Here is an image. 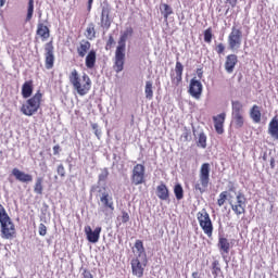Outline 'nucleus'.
Wrapping results in <instances>:
<instances>
[{
    "label": "nucleus",
    "mask_w": 278,
    "mask_h": 278,
    "mask_svg": "<svg viewBox=\"0 0 278 278\" xmlns=\"http://www.w3.org/2000/svg\"><path fill=\"white\" fill-rule=\"evenodd\" d=\"M160 11L165 21H168V17L170 16V14H173V8H170V5H168L167 3L161 4Z\"/></svg>",
    "instance_id": "obj_30"
},
{
    "label": "nucleus",
    "mask_w": 278,
    "mask_h": 278,
    "mask_svg": "<svg viewBox=\"0 0 278 278\" xmlns=\"http://www.w3.org/2000/svg\"><path fill=\"white\" fill-rule=\"evenodd\" d=\"M83 277H84V278H94V277H92V274H91L90 270H88V269H85V270H84Z\"/></svg>",
    "instance_id": "obj_47"
},
{
    "label": "nucleus",
    "mask_w": 278,
    "mask_h": 278,
    "mask_svg": "<svg viewBox=\"0 0 278 278\" xmlns=\"http://www.w3.org/2000/svg\"><path fill=\"white\" fill-rule=\"evenodd\" d=\"M101 227H96L94 230H92V227L86 226L85 227V233L87 236L88 242H91L92 244H97L99 242V239L101 238Z\"/></svg>",
    "instance_id": "obj_16"
},
{
    "label": "nucleus",
    "mask_w": 278,
    "mask_h": 278,
    "mask_svg": "<svg viewBox=\"0 0 278 278\" xmlns=\"http://www.w3.org/2000/svg\"><path fill=\"white\" fill-rule=\"evenodd\" d=\"M34 94V80H27L22 86V97L29 99Z\"/></svg>",
    "instance_id": "obj_26"
},
{
    "label": "nucleus",
    "mask_w": 278,
    "mask_h": 278,
    "mask_svg": "<svg viewBox=\"0 0 278 278\" xmlns=\"http://www.w3.org/2000/svg\"><path fill=\"white\" fill-rule=\"evenodd\" d=\"M45 51L46 68L51 71L55 64V54H53V41H49L45 45Z\"/></svg>",
    "instance_id": "obj_12"
},
{
    "label": "nucleus",
    "mask_w": 278,
    "mask_h": 278,
    "mask_svg": "<svg viewBox=\"0 0 278 278\" xmlns=\"http://www.w3.org/2000/svg\"><path fill=\"white\" fill-rule=\"evenodd\" d=\"M174 194H175L177 201H181V199H184V187H181L180 184L175 185Z\"/></svg>",
    "instance_id": "obj_36"
},
{
    "label": "nucleus",
    "mask_w": 278,
    "mask_h": 278,
    "mask_svg": "<svg viewBox=\"0 0 278 278\" xmlns=\"http://www.w3.org/2000/svg\"><path fill=\"white\" fill-rule=\"evenodd\" d=\"M36 35L41 38L42 42H46V40L51 38V29H49V26L45 25V23L39 22L37 24Z\"/></svg>",
    "instance_id": "obj_20"
},
{
    "label": "nucleus",
    "mask_w": 278,
    "mask_h": 278,
    "mask_svg": "<svg viewBox=\"0 0 278 278\" xmlns=\"http://www.w3.org/2000/svg\"><path fill=\"white\" fill-rule=\"evenodd\" d=\"M213 34H212V27H208L204 30V42H207V45H210V42H212V38H213Z\"/></svg>",
    "instance_id": "obj_40"
},
{
    "label": "nucleus",
    "mask_w": 278,
    "mask_h": 278,
    "mask_svg": "<svg viewBox=\"0 0 278 278\" xmlns=\"http://www.w3.org/2000/svg\"><path fill=\"white\" fill-rule=\"evenodd\" d=\"M268 134L271 136V138H275V140H278V118L275 116L271 118L268 125Z\"/></svg>",
    "instance_id": "obj_28"
},
{
    "label": "nucleus",
    "mask_w": 278,
    "mask_h": 278,
    "mask_svg": "<svg viewBox=\"0 0 278 278\" xmlns=\"http://www.w3.org/2000/svg\"><path fill=\"white\" fill-rule=\"evenodd\" d=\"M210 187V163H203L200 167L199 181L193 186L195 192L203 194Z\"/></svg>",
    "instance_id": "obj_4"
},
{
    "label": "nucleus",
    "mask_w": 278,
    "mask_h": 278,
    "mask_svg": "<svg viewBox=\"0 0 278 278\" xmlns=\"http://www.w3.org/2000/svg\"><path fill=\"white\" fill-rule=\"evenodd\" d=\"M197 75H198L199 79H203V68H198Z\"/></svg>",
    "instance_id": "obj_49"
},
{
    "label": "nucleus",
    "mask_w": 278,
    "mask_h": 278,
    "mask_svg": "<svg viewBox=\"0 0 278 278\" xmlns=\"http://www.w3.org/2000/svg\"><path fill=\"white\" fill-rule=\"evenodd\" d=\"M146 173H147V169L143 164H140V163L136 164L132 168L131 176H130L132 186H140L142 184H146L147 182Z\"/></svg>",
    "instance_id": "obj_9"
},
{
    "label": "nucleus",
    "mask_w": 278,
    "mask_h": 278,
    "mask_svg": "<svg viewBox=\"0 0 278 278\" xmlns=\"http://www.w3.org/2000/svg\"><path fill=\"white\" fill-rule=\"evenodd\" d=\"M115 73H121L125 68V49L116 48L115 50V62L113 65Z\"/></svg>",
    "instance_id": "obj_13"
},
{
    "label": "nucleus",
    "mask_w": 278,
    "mask_h": 278,
    "mask_svg": "<svg viewBox=\"0 0 278 278\" xmlns=\"http://www.w3.org/2000/svg\"><path fill=\"white\" fill-rule=\"evenodd\" d=\"M270 168H275V159L274 157L270 159Z\"/></svg>",
    "instance_id": "obj_54"
},
{
    "label": "nucleus",
    "mask_w": 278,
    "mask_h": 278,
    "mask_svg": "<svg viewBox=\"0 0 278 278\" xmlns=\"http://www.w3.org/2000/svg\"><path fill=\"white\" fill-rule=\"evenodd\" d=\"M56 173L60 177H66V169L63 164H60L56 168Z\"/></svg>",
    "instance_id": "obj_42"
},
{
    "label": "nucleus",
    "mask_w": 278,
    "mask_h": 278,
    "mask_svg": "<svg viewBox=\"0 0 278 278\" xmlns=\"http://www.w3.org/2000/svg\"><path fill=\"white\" fill-rule=\"evenodd\" d=\"M170 81L174 88H179L184 81V64L176 61L175 68L170 72Z\"/></svg>",
    "instance_id": "obj_10"
},
{
    "label": "nucleus",
    "mask_w": 278,
    "mask_h": 278,
    "mask_svg": "<svg viewBox=\"0 0 278 278\" xmlns=\"http://www.w3.org/2000/svg\"><path fill=\"white\" fill-rule=\"evenodd\" d=\"M0 225L2 238H4V240H12V238L16 236V227L2 204H0Z\"/></svg>",
    "instance_id": "obj_2"
},
{
    "label": "nucleus",
    "mask_w": 278,
    "mask_h": 278,
    "mask_svg": "<svg viewBox=\"0 0 278 278\" xmlns=\"http://www.w3.org/2000/svg\"><path fill=\"white\" fill-rule=\"evenodd\" d=\"M110 175V172H108V168H104L102 173L99 175V181H105Z\"/></svg>",
    "instance_id": "obj_44"
},
{
    "label": "nucleus",
    "mask_w": 278,
    "mask_h": 278,
    "mask_svg": "<svg viewBox=\"0 0 278 278\" xmlns=\"http://www.w3.org/2000/svg\"><path fill=\"white\" fill-rule=\"evenodd\" d=\"M229 197L228 191H223L219 193V198L217 199V205L218 207H223L225 203H227V198Z\"/></svg>",
    "instance_id": "obj_37"
},
{
    "label": "nucleus",
    "mask_w": 278,
    "mask_h": 278,
    "mask_svg": "<svg viewBox=\"0 0 278 278\" xmlns=\"http://www.w3.org/2000/svg\"><path fill=\"white\" fill-rule=\"evenodd\" d=\"M114 45V37L112 35L109 36V39L106 41V47L105 49H112V46Z\"/></svg>",
    "instance_id": "obj_46"
},
{
    "label": "nucleus",
    "mask_w": 278,
    "mask_h": 278,
    "mask_svg": "<svg viewBox=\"0 0 278 278\" xmlns=\"http://www.w3.org/2000/svg\"><path fill=\"white\" fill-rule=\"evenodd\" d=\"M156 197L160 199V201H168V199H170V192L164 182L156 187Z\"/></svg>",
    "instance_id": "obj_23"
},
{
    "label": "nucleus",
    "mask_w": 278,
    "mask_h": 278,
    "mask_svg": "<svg viewBox=\"0 0 278 278\" xmlns=\"http://www.w3.org/2000/svg\"><path fill=\"white\" fill-rule=\"evenodd\" d=\"M94 135L97 136V138H99L101 136V131L98 130H94Z\"/></svg>",
    "instance_id": "obj_57"
},
{
    "label": "nucleus",
    "mask_w": 278,
    "mask_h": 278,
    "mask_svg": "<svg viewBox=\"0 0 278 278\" xmlns=\"http://www.w3.org/2000/svg\"><path fill=\"white\" fill-rule=\"evenodd\" d=\"M42 184H45V178L38 177L34 186L35 194H42V190H45V187L42 186Z\"/></svg>",
    "instance_id": "obj_33"
},
{
    "label": "nucleus",
    "mask_w": 278,
    "mask_h": 278,
    "mask_svg": "<svg viewBox=\"0 0 278 278\" xmlns=\"http://www.w3.org/2000/svg\"><path fill=\"white\" fill-rule=\"evenodd\" d=\"M217 248L219 249L223 260H227V255H229V251H231V243L229 242V239L224 236H219Z\"/></svg>",
    "instance_id": "obj_15"
},
{
    "label": "nucleus",
    "mask_w": 278,
    "mask_h": 278,
    "mask_svg": "<svg viewBox=\"0 0 278 278\" xmlns=\"http://www.w3.org/2000/svg\"><path fill=\"white\" fill-rule=\"evenodd\" d=\"M131 36H134V28H132V27H127V28L125 29V31H124V33L121 35V37H119L117 48H119V49H126V47H127V45H126L127 39H128L129 37H131Z\"/></svg>",
    "instance_id": "obj_24"
},
{
    "label": "nucleus",
    "mask_w": 278,
    "mask_h": 278,
    "mask_svg": "<svg viewBox=\"0 0 278 278\" xmlns=\"http://www.w3.org/2000/svg\"><path fill=\"white\" fill-rule=\"evenodd\" d=\"M242 38H243L242 29L236 26H232L227 38L228 49L230 51H238L240 47H242Z\"/></svg>",
    "instance_id": "obj_7"
},
{
    "label": "nucleus",
    "mask_w": 278,
    "mask_h": 278,
    "mask_svg": "<svg viewBox=\"0 0 278 278\" xmlns=\"http://www.w3.org/2000/svg\"><path fill=\"white\" fill-rule=\"evenodd\" d=\"M198 147H201L202 149L207 147V136H205L203 132L199 135Z\"/></svg>",
    "instance_id": "obj_39"
},
{
    "label": "nucleus",
    "mask_w": 278,
    "mask_h": 278,
    "mask_svg": "<svg viewBox=\"0 0 278 278\" xmlns=\"http://www.w3.org/2000/svg\"><path fill=\"white\" fill-rule=\"evenodd\" d=\"M215 51L218 55H223V53H225V43H218L215 47Z\"/></svg>",
    "instance_id": "obj_43"
},
{
    "label": "nucleus",
    "mask_w": 278,
    "mask_h": 278,
    "mask_svg": "<svg viewBox=\"0 0 278 278\" xmlns=\"http://www.w3.org/2000/svg\"><path fill=\"white\" fill-rule=\"evenodd\" d=\"M85 36H86V38H88V40H94V38H97V31L94 30V24L90 23L88 25V27L86 28Z\"/></svg>",
    "instance_id": "obj_34"
},
{
    "label": "nucleus",
    "mask_w": 278,
    "mask_h": 278,
    "mask_svg": "<svg viewBox=\"0 0 278 278\" xmlns=\"http://www.w3.org/2000/svg\"><path fill=\"white\" fill-rule=\"evenodd\" d=\"M53 153H54V155H59L60 154V146H54L53 147Z\"/></svg>",
    "instance_id": "obj_51"
},
{
    "label": "nucleus",
    "mask_w": 278,
    "mask_h": 278,
    "mask_svg": "<svg viewBox=\"0 0 278 278\" xmlns=\"http://www.w3.org/2000/svg\"><path fill=\"white\" fill-rule=\"evenodd\" d=\"M111 26L112 22L110 21V7H102L101 27H103V29H110Z\"/></svg>",
    "instance_id": "obj_22"
},
{
    "label": "nucleus",
    "mask_w": 278,
    "mask_h": 278,
    "mask_svg": "<svg viewBox=\"0 0 278 278\" xmlns=\"http://www.w3.org/2000/svg\"><path fill=\"white\" fill-rule=\"evenodd\" d=\"M7 0H0V8H3L5 5Z\"/></svg>",
    "instance_id": "obj_56"
},
{
    "label": "nucleus",
    "mask_w": 278,
    "mask_h": 278,
    "mask_svg": "<svg viewBox=\"0 0 278 278\" xmlns=\"http://www.w3.org/2000/svg\"><path fill=\"white\" fill-rule=\"evenodd\" d=\"M99 125H97V124H92V129H93V131H97L99 128Z\"/></svg>",
    "instance_id": "obj_55"
},
{
    "label": "nucleus",
    "mask_w": 278,
    "mask_h": 278,
    "mask_svg": "<svg viewBox=\"0 0 278 278\" xmlns=\"http://www.w3.org/2000/svg\"><path fill=\"white\" fill-rule=\"evenodd\" d=\"M31 18H34V0H28L26 23H29V21H31Z\"/></svg>",
    "instance_id": "obj_38"
},
{
    "label": "nucleus",
    "mask_w": 278,
    "mask_h": 278,
    "mask_svg": "<svg viewBox=\"0 0 278 278\" xmlns=\"http://www.w3.org/2000/svg\"><path fill=\"white\" fill-rule=\"evenodd\" d=\"M100 202L104 212H110L111 214L114 213V199L109 192H103L100 195Z\"/></svg>",
    "instance_id": "obj_17"
},
{
    "label": "nucleus",
    "mask_w": 278,
    "mask_h": 278,
    "mask_svg": "<svg viewBox=\"0 0 278 278\" xmlns=\"http://www.w3.org/2000/svg\"><path fill=\"white\" fill-rule=\"evenodd\" d=\"M135 251L137 253V257H147V254L144 253V243H142V240H137L135 242Z\"/></svg>",
    "instance_id": "obj_31"
},
{
    "label": "nucleus",
    "mask_w": 278,
    "mask_h": 278,
    "mask_svg": "<svg viewBox=\"0 0 278 278\" xmlns=\"http://www.w3.org/2000/svg\"><path fill=\"white\" fill-rule=\"evenodd\" d=\"M144 92L146 99L151 101L153 99V83H151L150 80L146 83Z\"/></svg>",
    "instance_id": "obj_35"
},
{
    "label": "nucleus",
    "mask_w": 278,
    "mask_h": 278,
    "mask_svg": "<svg viewBox=\"0 0 278 278\" xmlns=\"http://www.w3.org/2000/svg\"><path fill=\"white\" fill-rule=\"evenodd\" d=\"M12 175L17 181H21V184H30V181H34V176H31V174L21 172L18 168H13Z\"/></svg>",
    "instance_id": "obj_19"
},
{
    "label": "nucleus",
    "mask_w": 278,
    "mask_h": 278,
    "mask_svg": "<svg viewBox=\"0 0 278 278\" xmlns=\"http://www.w3.org/2000/svg\"><path fill=\"white\" fill-rule=\"evenodd\" d=\"M40 105H42V92L37 90V92L21 106V112L25 116H34V114L40 110Z\"/></svg>",
    "instance_id": "obj_3"
},
{
    "label": "nucleus",
    "mask_w": 278,
    "mask_h": 278,
    "mask_svg": "<svg viewBox=\"0 0 278 278\" xmlns=\"http://www.w3.org/2000/svg\"><path fill=\"white\" fill-rule=\"evenodd\" d=\"M191 277H192V278H201V276H199V271H193V273L191 274Z\"/></svg>",
    "instance_id": "obj_53"
},
{
    "label": "nucleus",
    "mask_w": 278,
    "mask_h": 278,
    "mask_svg": "<svg viewBox=\"0 0 278 278\" xmlns=\"http://www.w3.org/2000/svg\"><path fill=\"white\" fill-rule=\"evenodd\" d=\"M117 220H121L123 225L129 223V213H127V211H122V215L117 216Z\"/></svg>",
    "instance_id": "obj_41"
},
{
    "label": "nucleus",
    "mask_w": 278,
    "mask_h": 278,
    "mask_svg": "<svg viewBox=\"0 0 278 278\" xmlns=\"http://www.w3.org/2000/svg\"><path fill=\"white\" fill-rule=\"evenodd\" d=\"M188 92L193 99H201V94H203V84H201L200 80H197V78H192L190 80Z\"/></svg>",
    "instance_id": "obj_14"
},
{
    "label": "nucleus",
    "mask_w": 278,
    "mask_h": 278,
    "mask_svg": "<svg viewBox=\"0 0 278 278\" xmlns=\"http://www.w3.org/2000/svg\"><path fill=\"white\" fill-rule=\"evenodd\" d=\"M197 219L203 233L207 236V238H212V236H214V224L212 223L210 213L203 210L197 214Z\"/></svg>",
    "instance_id": "obj_5"
},
{
    "label": "nucleus",
    "mask_w": 278,
    "mask_h": 278,
    "mask_svg": "<svg viewBox=\"0 0 278 278\" xmlns=\"http://www.w3.org/2000/svg\"><path fill=\"white\" fill-rule=\"evenodd\" d=\"M211 271L214 278H218L219 273H223V269H220V262L218 260L212 262Z\"/></svg>",
    "instance_id": "obj_32"
},
{
    "label": "nucleus",
    "mask_w": 278,
    "mask_h": 278,
    "mask_svg": "<svg viewBox=\"0 0 278 278\" xmlns=\"http://www.w3.org/2000/svg\"><path fill=\"white\" fill-rule=\"evenodd\" d=\"M92 45L88 40H83L77 48V53L79 58H86V54L90 51Z\"/></svg>",
    "instance_id": "obj_27"
},
{
    "label": "nucleus",
    "mask_w": 278,
    "mask_h": 278,
    "mask_svg": "<svg viewBox=\"0 0 278 278\" xmlns=\"http://www.w3.org/2000/svg\"><path fill=\"white\" fill-rule=\"evenodd\" d=\"M232 119L231 123L236 127V129H242L244 127V105L240 101H232Z\"/></svg>",
    "instance_id": "obj_6"
},
{
    "label": "nucleus",
    "mask_w": 278,
    "mask_h": 278,
    "mask_svg": "<svg viewBox=\"0 0 278 278\" xmlns=\"http://www.w3.org/2000/svg\"><path fill=\"white\" fill-rule=\"evenodd\" d=\"M147 267V257H136L131 260V270L135 277L141 278Z\"/></svg>",
    "instance_id": "obj_11"
},
{
    "label": "nucleus",
    "mask_w": 278,
    "mask_h": 278,
    "mask_svg": "<svg viewBox=\"0 0 278 278\" xmlns=\"http://www.w3.org/2000/svg\"><path fill=\"white\" fill-rule=\"evenodd\" d=\"M68 79L71 86H73V90H75L79 97H86L92 88L90 76H88V74L80 76L79 72L75 68L70 73Z\"/></svg>",
    "instance_id": "obj_1"
},
{
    "label": "nucleus",
    "mask_w": 278,
    "mask_h": 278,
    "mask_svg": "<svg viewBox=\"0 0 278 278\" xmlns=\"http://www.w3.org/2000/svg\"><path fill=\"white\" fill-rule=\"evenodd\" d=\"M250 118H252L253 123H262V111L256 104L250 110Z\"/></svg>",
    "instance_id": "obj_29"
},
{
    "label": "nucleus",
    "mask_w": 278,
    "mask_h": 278,
    "mask_svg": "<svg viewBox=\"0 0 278 278\" xmlns=\"http://www.w3.org/2000/svg\"><path fill=\"white\" fill-rule=\"evenodd\" d=\"M226 3H229L231 8H236V5H238V0H226Z\"/></svg>",
    "instance_id": "obj_48"
},
{
    "label": "nucleus",
    "mask_w": 278,
    "mask_h": 278,
    "mask_svg": "<svg viewBox=\"0 0 278 278\" xmlns=\"http://www.w3.org/2000/svg\"><path fill=\"white\" fill-rule=\"evenodd\" d=\"M228 192H236V186L232 182L228 186Z\"/></svg>",
    "instance_id": "obj_50"
},
{
    "label": "nucleus",
    "mask_w": 278,
    "mask_h": 278,
    "mask_svg": "<svg viewBox=\"0 0 278 278\" xmlns=\"http://www.w3.org/2000/svg\"><path fill=\"white\" fill-rule=\"evenodd\" d=\"M97 64V51L90 50L85 59V65L89 71H92Z\"/></svg>",
    "instance_id": "obj_25"
},
{
    "label": "nucleus",
    "mask_w": 278,
    "mask_h": 278,
    "mask_svg": "<svg viewBox=\"0 0 278 278\" xmlns=\"http://www.w3.org/2000/svg\"><path fill=\"white\" fill-rule=\"evenodd\" d=\"M238 64V55L236 54H228L226 56V61L224 64L226 73L230 74L233 73L236 70V65Z\"/></svg>",
    "instance_id": "obj_21"
},
{
    "label": "nucleus",
    "mask_w": 278,
    "mask_h": 278,
    "mask_svg": "<svg viewBox=\"0 0 278 278\" xmlns=\"http://www.w3.org/2000/svg\"><path fill=\"white\" fill-rule=\"evenodd\" d=\"M225 118H227L226 113H220L217 116L213 117L215 131L219 136H223V134H225V128H224L225 127Z\"/></svg>",
    "instance_id": "obj_18"
},
{
    "label": "nucleus",
    "mask_w": 278,
    "mask_h": 278,
    "mask_svg": "<svg viewBox=\"0 0 278 278\" xmlns=\"http://www.w3.org/2000/svg\"><path fill=\"white\" fill-rule=\"evenodd\" d=\"M228 203L236 216L247 214V197L243 193L239 192L236 195V200L229 199Z\"/></svg>",
    "instance_id": "obj_8"
},
{
    "label": "nucleus",
    "mask_w": 278,
    "mask_h": 278,
    "mask_svg": "<svg viewBox=\"0 0 278 278\" xmlns=\"http://www.w3.org/2000/svg\"><path fill=\"white\" fill-rule=\"evenodd\" d=\"M39 236H47V226L45 224H39Z\"/></svg>",
    "instance_id": "obj_45"
},
{
    "label": "nucleus",
    "mask_w": 278,
    "mask_h": 278,
    "mask_svg": "<svg viewBox=\"0 0 278 278\" xmlns=\"http://www.w3.org/2000/svg\"><path fill=\"white\" fill-rule=\"evenodd\" d=\"M94 2V0H88V10H92V3Z\"/></svg>",
    "instance_id": "obj_52"
}]
</instances>
